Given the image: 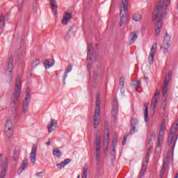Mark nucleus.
I'll return each instance as SVG.
<instances>
[{
  "instance_id": "nucleus-1",
  "label": "nucleus",
  "mask_w": 178,
  "mask_h": 178,
  "mask_svg": "<svg viewBox=\"0 0 178 178\" xmlns=\"http://www.w3.org/2000/svg\"><path fill=\"white\" fill-rule=\"evenodd\" d=\"M22 92V78L18 75L15 82V88L14 93L11 97V112L14 118H17V112H19V105L16 102L19 101L20 93Z\"/></svg>"
},
{
  "instance_id": "nucleus-2",
  "label": "nucleus",
  "mask_w": 178,
  "mask_h": 178,
  "mask_svg": "<svg viewBox=\"0 0 178 178\" xmlns=\"http://www.w3.org/2000/svg\"><path fill=\"white\" fill-rule=\"evenodd\" d=\"M101 97L99 95H97L96 97V107L95 110V115L93 116V126L94 129H97L99 122H101Z\"/></svg>"
},
{
  "instance_id": "nucleus-3",
  "label": "nucleus",
  "mask_w": 178,
  "mask_h": 178,
  "mask_svg": "<svg viewBox=\"0 0 178 178\" xmlns=\"http://www.w3.org/2000/svg\"><path fill=\"white\" fill-rule=\"evenodd\" d=\"M170 3V0H160L159 5L154 10V16H158L161 13V16H166V11L168 10V6Z\"/></svg>"
},
{
  "instance_id": "nucleus-4",
  "label": "nucleus",
  "mask_w": 178,
  "mask_h": 178,
  "mask_svg": "<svg viewBox=\"0 0 178 178\" xmlns=\"http://www.w3.org/2000/svg\"><path fill=\"white\" fill-rule=\"evenodd\" d=\"M95 145L96 147V153H95L96 162L97 165H99V161H101V151L99 150L101 148V131H97L96 134Z\"/></svg>"
},
{
  "instance_id": "nucleus-5",
  "label": "nucleus",
  "mask_w": 178,
  "mask_h": 178,
  "mask_svg": "<svg viewBox=\"0 0 178 178\" xmlns=\"http://www.w3.org/2000/svg\"><path fill=\"white\" fill-rule=\"evenodd\" d=\"M122 6L120 14V26L122 27L126 22V15L127 13V8L129 5V0H122Z\"/></svg>"
},
{
  "instance_id": "nucleus-6",
  "label": "nucleus",
  "mask_w": 178,
  "mask_h": 178,
  "mask_svg": "<svg viewBox=\"0 0 178 178\" xmlns=\"http://www.w3.org/2000/svg\"><path fill=\"white\" fill-rule=\"evenodd\" d=\"M177 132V124L174 125L171 129V131L168 136V145L171 148L175 149V145H176V140L177 137L176 136V133Z\"/></svg>"
},
{
  "instance_id": "nucleus-7",
  "label": "nucleus",
  "mask_w": 178,
  "mask_h": 178,
  "mask_svg": "<svg viewBox=\"0 0 178 178\" xmlns=\"http://www.w3.org/2000/svg\"><path fill=\"white\" fill-rule=\"evenodd\" d=\"M165 15H161V13H159L157 16L155 15V11H154L152 20L153 22L155 20H157L156 23V28L155 29V35L158 37L159 35V33H161V29L162 27V18Z\"/></svg>"
},
{
  "instance_id": "nucleus-8",
  "label": "nucleus",
  "mask_w": 178,
  "mask_h": 178,
  "mask_svg": "<svg viewBox=\"0 0 178 178\" xmlns=\"http://www.w3.org/2000/svg\"><path fill=\"white\" fill-rule=\"evenodd\" d=\"M169 158H173V151L169 150L167 153L166 157L164 159L163 161V166L161 168V172L160 174L161 177L163 176V173L166 170V168H168V165L169 164Z\"/></svg>"
},
{
  "instance_id": "nucleus-9",
  "label": "nucleus",
  "mask_w": 178,
  "mask_h": 178,
  "mask_svg": "<svg viewBox=\"0 0 178 178\" xmlns=\"http://www.w3.org/2000/svg\"><path fill=\"white\" fill-rule=\"evenodd\" d=\"M149 154H151V150L148 149L147 152V155L144 158L142 165V168L140 173L139 174V177L141 178L144 175H145V171L147 170V166H148V161H149Z\"/></svg>"
},
{
  "instance_id": "nucleus-10",
  "label": "nucleus",
  "mask_w": 178,
  "mask_h": 178,
  "mask_svg": "<svg viewBox=\"0 0 178 178\" xmlns=\"http://www.w3.org/2000/svg\"><path fill=\"white\" fill-rule=\"evenodd\" d=\"M93 49L91 44H88V58L86 60L88 70L91 69L92 65V58H94V54H92Z\"/></svg>"
},
{
  "instance_id": "nucleus-11",
  "label": "nucleus",
  "mask_w": 178,
  "mask_h": 178,
  "mask_svg": "<svg viewBox=\"0 0 178 178\" xmlns=\"http://www.w3.org/2000/svg\"><path fill=\"white\" fill-rule=\"evenodd\" d=\"M12 134H13V123L11 120H8L5 127V136L8 138H10Z\"/></svg>"
},
{
  "instance_id": "nucleus-12",
  "label": "nucleus",
  "mask_w": 178,
  "mask_h": 178,
  "mask_svg": "<svg viewBox=\"0 0 178 178\" xmlns=\"http://www.w3.org/2000/svg\"><path fill=\"white\" fill-rule=\"evenodd\" d=\"M170 45V36L169 35L165 34L163 38V44L161 46V49H162L164 54H168V49H169V47Z\"/></svg>"
},
{
  "instance_id": "nucleus-13",
  "label": "nucleus",
  "mask_w": 178,
  "mask_h": 178,
  "mask_svg": "<svg viewBox=\"0 0 178 178\" xmlns=\"http://www.w3.org/2000/svg\"><path fill=\"white\" fill-rule=\"evenodd\" d=\"M29 102H30V92H26V96L22 103V113L26 115L29 109Z\"/></svg>"
},
{
  "instance_id": "nucleus-14",
  "label": "nucleus",
  "mask_w": 178,
  "mask_h": 178,
  "mask_svg": "<svg viewBox=\"0 0 178 178\" xmlns=\"http://www.w3.org/2000/svg\"><path fill=\"white\" fill-rule=\"evenodd\" d=\"M160 95L161 92H159V90H156L151 104V109L152 110L153 112H155V108H156L158 99H159Z\"/></svg>"
},
{
  "instance_id": "nucleus-15",
  "label": "nucleus",
  "mask_w": 178,
  "mask_h": 178,
  "mask_svg": "<svg viewBox=\"0 0 178 178\" xmlns=\"http://www.w3.org/2000/svg\"><path fill=\"white\" fill-rule=\"evenodd\" d=\"M156 43H154L150 49L149 55L148 57V62L149 65H152L154 63V56H155V54H156Z\"/></svg>"
},
{
  "instance_id": "nucleus-16",
  "label": "nucleus",
  "mask_w": 178,
  "mask_h": 178,
  "mask_svg": "<svg viewBox=\"0 0 178 178\" xmlns=\"http://www.w3.org/2000/svg\"><path fill=\"white\" fill-rule=\"evenodd\" d=\"M56 127H58V122L54 119H51V120L47 124V129L49 133H52V131H54Z\"/></svg>"
},
{
  "instance_id": "nucleus-17",
  "label": "nucleus",
  "mask_w": 178,
  "mask_h": 178,
  "mask_svg": "<svg viewBox=\"0 0 178 178\" xmlns=\"http://www.w3.org/2000/svg\"><path fill=\"white\" fill-rule=\"evenodd\" d=\"M36 155H37V145H34L32 147L31 156H30V161L32 163H35Z\"/></svg>"
},
{
  "instance_id": "nucleus-18",
  "label": "nucleus",
  "mask_w": 178,
  "mask_h": 178,
  "mask_svg": "<svg viewBox=\"0 0 178 178\" xmlns=\"http://www.w3.org/2000/svg\"><path fill=\"white\" fill-rule=\"evenodd\" d=\"M170 73L168 74V76H165V80L164 81V85L163 87V95L165 97L166 94H168V87L169 86V82L168 81L170 79Z\"/></svg>"
},
{
  "instance_id": "nucleus-19",
  "label": "nucleus",
  "mask_w": 178,
  "mask_h": 178,
  "mask_svg": "<svg viewBox=\"0 0 178 178\" xmlns=\"http://www.w3.org/2000/svg\"><path fill=\"white\" fill-rule=\"evenodd\" d=\"M7 169H8V159L6 158L3 163V165H2L0 178H5V177L6 176Z\"/></svg>"
},
{
  "instance_id": "nucleus-20",
  "label": "nucleus",
  "mask_w": 178,
  "mask_h": 178,
  "mask_svg": "<svg viewBox=\"0 0 178 178\" xmlns=\"http://www.w3.org/2000/svg\"><path fill=\"white\" fill-rule=\"evenodd\" d=\"M54 15H58V3L56 0H49Z\"/></svg>"
},
{
  "instance_id": "nucleus-21",
  "label": "nucleus",
  "mask_w": 178,
  "mask_h": 178,
  "mask_svg": "<svg viewBox=\"0 0 178 178\" xmlns=\"http://www.w3.org/2000/svg\"><path fill=\"white\" fill-rule=\"evenodd\" d=\"M163 136H165V131L160 130L158 138L159 143L156 147V149H159V148H161V144H162V141H163Z\"/></svg>"
},
{
  "instance_id": "nucleus-22",
  "label": "nucleus",
  "mask_w": 178,
  "mask_h": 178,
  "mask_svg": "<svg viewBox=\"0 0 178 178\" xmlns=\"http://www.w3.org/2000/svg\"><path fill=\"white\" fill-rule=\"evenodd\" d=\"M131 126L132 127L131 130V134H134V131H136V129L138 127V120L137 119H132L131 120Z\"/></svg>"
},
{
  "instance_id": "nucleus-23",
  "label": "nucleus",
  "mask_w": 178,
  "mask_h": 178,
  "mask_svg": "<svg viewBox=\"0 0 178 178\" xmlns=\"http://www.w3.org/2000/svg\"><path fill=\"white\" fill-rule=\"evenodd\" d=\"M72 19V13H65L64 14L62 23L63 24H67Z\"/></svg>"
},
{
  "instance_id": "nucleus-24",
  "label": "nucleus",
  "mask_w": 178,
  "mask_h": 178,
  "mask_svg": "<svg viewBox=\"0 0 178 178\" xmlns=\"http://www.w3.org/2000/svg\"><path fill=\"white\" fill-rule=\"evenodd\" d=\"M118 112H119V108L118 107V100L116 99H114L111 115L113 116H115L116 115H118Z\"/></svg>"
},
{
  "instance_id": "nucleus-25",
  "label": "nucleus",
  "mask_w": 178,
  "mask_h": 178,
  "mask_svg": "<svg viewBox=\"0 0 178 178\" xmlns=\"http://www.w3.org/2000/svg\"><path fill=\"white\" fill-rule=\"evenodd\" d=\"M55 64V62H54V60L52 59H47L44 63V66L45 69H51Z\"/></svg>"
},
{
  "instance_id": "nucleus-26",
  "label": "nucleus",
  "mask_w": 178,
  "mask_h": 178,
  "mask_svg": "<svg viewBox=\"0 0 178 178\" xmlns=\"http://www.w3.org/2000/svg\"><path fill=\"white\" fill-rule=\"evenodd\" d=\"M73 70V65H69L65 70V72L64 73L63 75V83L64 84H66V78L67 77V73H70L72 70Z\"/></svg>"
},
{
  "instance_id": "nucleus-27",
  "label": "nucleus",
  "mask_w": 178,
  "mask_h": 178,
  "mask_svg": "<svg viewBox=\"0 0 178 178\" xmlns=\"http://www.w3.org/2000/svg\"><path fill=\"white\" fill-rule=\"evenodd\" d=\"M27 166H29V161L27 160H24L21 167L18 170V173H23V171L26 169V168H27Z\"/></svg>"
},
{
  "instance_id": "nucleus-28",
  "label": "nucleus",
  "mask_w": 178,
  "mask_h": 178,
  "mask_svg": "<svg viewBox=\"0 0 178 178\" xmlns=\"http://www.w3.org/2000/svg\"><path fill=\"white\" fill-rule=\"evenodd\" d=\"M12 70H13V60L10 58L7 65V73H12Z\"/></svg>"
},
{
  "instance_id": "nucleus-29",
  "label": "nucleus",
  "mask_w": 178,
  "mask_h": 178,
  "mask_svg": "<svg viewBox=\"0 0 178 178\" xmlns=\"http://www.w3.org/2000/svg\"><path fill=\"white\" fill-rule=\"evenodd\" d=\"M143 109H145V111H144L145 122H149V118H148V106L147 105H145L143 107Z\"/></svg>"
},
{
  "instance_id": "nucleus-30",
  "label": "nucleus",
  "mask_w": 178,
  "mask_h": 178,
  "mask_svg": "<svg viewBox=\"0 0 178 178\" xmlns=\"http://www.w3.org/2000/svg\"><path fill=\"white\" fill-rule=\"evenodd\" d=\"M3 27H5V16L1 15L0 17V33H2Z\"/></svg>"
},
{
  "instance_id": "nucleus-31",
  "label": "nucleus",
  "mask_w": 178,
  "mask_h": 178,
  "mask_svg": "<svg viewBox=\"0 0 178 178\" xmlns=\"http://www.w3.org/2000/svg\"><path fill=\"white\" fill-rule=\"evenodd\" d=\"M156 137V134L155 133H153L150 137V139L149 140V145H150L149 149L151 151V147L152 146V144L155 142V138Z\"/></svg>"
},
{
  "instance_id": "nucleus-32",
  "label": "nucleus",
  "mask_w": 178,
  "mask_h": 178,
  "mask_svg": "<svg viewBox=\"0 0 178 178\" xmlns=\"http://www.w3.org/2000/svg\"><path fill=\"white\" fill-rule=\"evenodd\" d=\"M130 38H131L130 44H134V41H136V40H137L138 38L137 33L136 32H132L130 34Z\"/></svg>"
},
{
  "instance_id": "nucleus-33",
  "label": "nucleus",
  "mask_w": 178,
  "mask_h": 178,
  "mask_svg": "<svg viewBox=\"0 0 178 178\" xmlns=\"http://www.w3.org/2000/svg\"><path fill=\"white\" fill-rule=\"evenodd\" d=\"M88 174V167L87 165H84L82 171V178H87Z\"/></svg>"
},
{
  "instance_id": "nucleus-34",
  "label": "nucleus",
  "mask_w": 178,
  "mask_h": 178,
  "mask_svg": "<svg viewBox=\"0 0 178 178\" xmlns=\"http://www.w3.org/2000/svg\"><path fill=\"white\" fill-rule=\"evenodd\" d=\"M142 19H143V16H141V15L138 13H135L133 15V20L134 22H140V20H141Z\"/></svg>"
},
{
  "instance_id": "nucleus-35",
  "label": "nucleus",
  "mask_w": 178,
  "mask_h": 178,
  "mask_svg": "<svg viewBox=\"0 0 178 178\" xmlns=\"http://www.w3.org/2000/svg\"><path fill=\"white\" fill-rule=\"evenodd\" d=\"M53 155H54V156H56L57 158H60V156H62V152H60V150H59L58 149H54L53 150Z\"/></svg>"
},
{
  "instance_id": "nucleus-36",
  "label": "nucleus",
  "mask_w": 178,
  "mask_h": 178,
  "mask_svg": "<svg viewBox=\"0 0 178 178\" xmlns=\"http://www.w3.org/2000/svg\"><path fill=\"white\" fill-rule=\"evenodd\" d=\"M109 143V134H106V135L104 136V146L105 147H108V144Z\"/></svg>"
},
{
  "instance_id": "nucleus-37",
  "label": "nucleus",
  "mask_w": 178,
  "mask_h": 178,
  "mask_svg": "<svg viewBox=\"0 0 178 178\" xmlns=\"http://www.w3.org/2000/svg\"><path fill=\"white\" fill-rule=\"evenodd\" d=\"M133 87H134L135 90L140 88V82L138 81H134L132 83Z\"/></svg>"
},
{
  "instance_id": "nucleus-38",
  "label": "nucleus",
  "mask_w": 178,
  "mask_h": 178,
  "mask_svg": "<svg viewBox=\"0 0 178 178\" xmlns=\"http://www.w3.org/2000/svg\"><path fill=\"white\" fill-rule=\"evenodd\" d=\"M93 76L95 79H97L98 76H99V67H97L96 70H94Z\"/></svg>"
},
{
  "instance_id": "nucleus-39",
  "label": "nucleus",
  "mask_w": 178,
  "mask_h": 178,
  "mask_svg": "<svg viewBox=\"0 0 178 178\" xmlns=\"http://www.w3.org/2000/svg\"><path fill=\"white\" fill-rule=\"evenodd\" d=\"M65 166L66 165L63 161L57 164V168H58L59 169H62V168H65Z\"/></svg>"
},
{
  "instance_id": "nucleus-40",
  "label": "nucleus",
  "mask_w": 178,
  "mask_h": 178,
  "mask_svg": "<svg viewBox=\"0 0 178 178\" xmlns=\"http://www.w3.org/2000/svg\"><path fill=\"white\" fill-rule=\"evenodd\" d=\"M120 87H124V77L120 78Z\"/></svg>"
},
{
  "instance_id": "nucleus-41",
  "label": "nucleus",
  "mask_w": 178,
  "mask_h": 178,
  "mask_svg": "<svg viewBox=\"0 0 178 178\" xmlns=\"http://www.w3.org/2000/svg\"><path fill=\"white\" fill-rule=\"evenodd\" d=\"M166 127V124H165V122H162L160 127V130L165 131V129Z\"/></svg>"
},
{
  "instance_id": "nucleus-42",
  "label": "nucleus",
  "mask_w": 178,
  "mask_h": 178,
  "mask_svg": "<svg viewBox=\"0 0 178 178\" xmlns=\"http://www.w3.org/2000/svg\"><path fill=\"white\" fill-rule=\"evenodd\" d=\"M18 55L19 56H22V55H23V54H24V50L23 49V48H20L19 50H18Z\"/></svg>"
},
{
  "instance_id": "nucleus-43",
  "label": "nucleus",
  "mask_w": 178,
  "mask_h": 178,
  "mask_svg": "<svg viewBox=\"0 0 178 178\" xmlns=\"http://www.w3.org/2000/svg\"><path fill=\"white\" fill-rule=\"evenodd\" d=\"M19 154H20V152L17 151L15 152H14V159L15 161H16V159H17V158L19 157Z\"/></svg>"
},
{
  "instance_id": "nucleus-44",
  "label": "nucleus",
  "mask_w": 178,
  "mask_h": 178,
  "mask_svg": "<svg viewBox=\"0 0 178 178\" xmlns=\"http://www.w3.org/2000/svg\"><path fill=\"white\" fill-rule=\"evenodd\" d=\"M33 65L34 66H38V65H40V59L37 58L36 60H35V61L33 62Z\"/></svg>"
},
{
  "instance_id": "nucleus-45",
  "label": "nucleus",
  "mask_w": 178,
  "mask_h": 178,
  "mask_svg": "<svg viewBox=\"0 0 178 178\" xmlns=\"http://www.w3.org/2000/svg\"><path fill=\"white\" fill-rule=\"evenodd\" d=\"M42 175H44V172H39L36 173L37 177H42Z\"/></svg>"
},
{
  "instance_id": "nucleus-46",
  "label": "nucleus",
  "mask_w": 178,
  "mask_h": 178,
  "mask_svg": "<svg viewBox=\"0 0 178 178\" xmlns=\"http://www.w3.org/2000/svg\"><path fill=\"white\" fill-rule=\"evenodd\" d=\"M127 135H125L124 136V138H123V140H122V145H124V144H126V140H127Z\"/></svg>"
},
{
  "instance_id": "nucleus-47",
  "label": "nucleus",
  "mask_w": 178,
  "mask_h": 178,
  "mask_svg": "<svg viewBox=\"0 0 178 178\" xmlns=\"http://www.w3.org/2000/svg\"><path fill=\"white\" fill-rule=\"evenodd\" d=\"M70 162V159H66L64 161H63V163H64V164L65 165V166H66V165H69V163Z\"/></svg>"
},
{
  "instance_id": "nucleus-48",
  "label": "nucleus",
  "mask_w": 178,
  "mask_h": 178,
  "mask_svg": "<svg viewBox=\"0 0 178 178\" xmlns=\"http://www.w3.org/2000/svg\"><path fill=\"white\" fill-rule=\"evenodd\" d=\"M120 91H121L122 95H124V91H125L124 87H121Z\"/></svg>"
},
{
  "instance_id": "nucleus-49",
  "label": "nucleus",
  "mask_w": 178,
  "mask_h": 178,
  "mask_svg": "<svg viewBox=\"0 0 178 178\" xmlns=\"http://www.w3.org/2000/svg\"><path fill=\"white\" fill-rule=\"evenodd\" d=\"M46 144H47V145H51V141L49 140Z\"/></svg>"
},
{
  "instance_id": "nucleus-50",
  "label": "nucleus",
  "mask_w": 178,
  "mask_h": 178,
  "mask_svg": "<svg viewBox=\"0 0 178 178\" xmlns=\"http://www.w3.org/2000/svg\"><path fill=\"white\" fill-rule=\"evenodd\" d=\"M20 2H22V3H23V2L24 1V0H19Z\"/></svg>"
},
{
  "instance_id": "nucleus-51",
  "label": "nucleus",
  "mask_w": 178,
  "mask_h": 178,
  "mask_svg": "<svg viewBox=\"0 0 178 178\" xmlns=\"http://www.w3.org/2000/svg\"><path fill=\"white\" fill-rule=\"evenodd\" d=\"M175 178H178V173H177V175L175 177Z\"/></svg>"
},
{
  "instance_id": "nucleus-52",
  "label": "nucleus",
  "mask_w": 178,
  "mask_h": 178,
  "mask_svg": "<svg viewBox=\"0 0 178 178\" xmlns=\"http://www.w3.org/2000/svg\"><path fill=\"white\" fill-rule=\"evenodd\" d=\"M77 178H80V175H78Z\"/></svg>"
},
{
  "instance_id": "nucleus-53",
  "label": "nucleus",
  "mask_w": 178,
  "mask_h": 178,
  "mask_svg": "<svg viewBox=\"0 0 178 178\" xmlns=\"http://www.w3.org/2000/svg\"><path fill=\"white\" fill-rule=\"evenodd\" d=\"M1 156H2V154H0V158H1Z\"/></svg>"
}]
</instances>
